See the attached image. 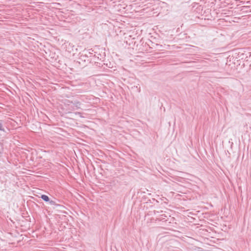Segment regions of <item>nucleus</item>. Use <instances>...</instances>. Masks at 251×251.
<instances>
[{
	"label": "nucleus",
	"instance_id": "1",
	"mask_svg": "<svg viewBox=\"0 0 251 251\" xmlns=\"http://www.w3.org/2000/svg\"><path fill=\"white\" fill-rule=\"evenodd\" d=\"M41 198L45 201H49V198L48 196L47 195H43L41 196Z\"/></svg>",
	"mask_w": 251,
	"mask_h": 251
},
{
	"label": "nucleus",
	"instance_id": "2",
	"mask_svg": "<svg viewBox=\"0 0 251 251\" xmlns=\"http://www.w3.org/2000/svg\"><path fill=\"white\" fill-rule=\"evenodd\" d=\"M182 63H196V62L194 61H190V62H183Z\"/></svg>",
	"mask_w": 251,
	"mask_h": 251
},
{
	"label": "nucleus",
	"instance_id": "3",
	"mask_svg": "<svg viewBox=\"0 0 251 251\" xmlns=\"http://www.w3.org/2000/svg\"><path fill=\"white\" fill-rule=\"evenodd\" d=\"M148 63H152V62H148Z\"/></svg>",
	"mask_w": 251,
	"mask_h": 251
}]
</instances>
